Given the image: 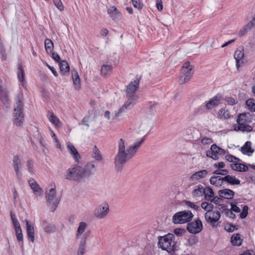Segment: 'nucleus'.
I'll return each mask as SVG.
<instances>
[{
  "instance_id": "1",
  "label": "nucleus",
  "mask_w": 255,
  "mask_h": 255,
  "mask_svg": "<svg viewBox=\"0 0 255 255\" xmlns=\"http://www.w3.org/2000/svg\"><path fill=\"white\" fill-rule=\"evenodd\" d=\"M140 78H136L133 81H131L127 87L126 98L127 100L123 107L119 110V114L125 112L126 110L131 109L135 105L138 99V96L136 92L139 87V83Z\"/></svg>"
},
{
  "instance_id": "2",
  "label": "nucleus",
  "mask_w": 255,
  "mask_h": 255,
  "mask_svg": "<svg viewBox=\"0 0 255 255\" xmlns=\"http://www.w3.org/2000/svg\"><path fill=\"white\" fill-rule=\"evenodd\" d=\"M133 155L128 149L126 151V145L125 140L121 138L118 143V152L115 157V164L118 170H121L125 164Z\"/></svg>"
},
{
  "instance_id": "3",
  "label": "nucleus",
  "mask_w": 255,
  "mask_h": 255,
  "mask_svg": "<svg viewBox=\"0 0 255 255\" xmlns=\"http://www.w3.org/2000/svg\"><path fill=\"white\" fill-rule=\"evenodd\" d=\"M55 183H52L46 188L45 197L48 206L51 211L54 212L57 208L60 200V197L57 195Z\"/></svg>"
},
{
  "instance_id": "4",
  "label": "nucleus",
  "mask_w": 255,
  "mask_h": 255,
  "mask_svg": "<svg viewBox=\"0 0 255 255\" xmlns=\"http://www.w3.org/2000/svg\"><path fill=\"white\" fill-rule=\"evenodd\" d=\"M174 239V236L172 234H168L164 237H159L158 247L169 253H172L175 250Z\"/></svg>"
},
{
  "instance_id": "5",
  "label": "nucleus",
  "mask_w": 255,
  "mask_h": 255,
  "mask_svg": "<svg viewBox=\"0 0 255 255\" xmlns=\"http://www.w3.org/2000/svg\"><path fill=\"white\" fill-rule=\"evenodd\" d=\"M23 105L22 101L18 98L15 103L12 114L13 124L18 127H21L24 122V115L23 113Z\"/></svg>"
},
{
  "instance_id": "6",
  "label": "nucleus",
  "mask_w": 255,
  "mask_h": 255,
  "mask_svg": "<svg viewBox=\"0 0 255 255\" xmlns=\"http://www.w3.org/2000/svg\"><path fill=\"white\" fill-rule=\"evenodd\" d=\"M65 178L68 180H80L84 178L83 174V167L73 165L66 170Z\"/></svg>"
},
{
  "instance_id": "7",
  "label": "nucleus",
  "mask_w": 255,
  "mask_h": 255,
  "mask_svg": "<svg viewBox=\"0 0 255 255\" xmlns=\"http://www.w3.org/2000/svg\"><path fill=\"white\" fill-rule=\"evenodd\" d=\"M193 74L192 66L188 62L185 63L181 69V73L178 81L179 84L183 85L188 82L191 79Z\"/></svg>"
},
{
  "instance_id": "8",
  "label": "nucleus",
  "mask_w": 255,
  "mask_h": 255,
  "mask_svg": "<svg viewBox=\"0 0 255 255\" xmlns=\"http://www.w3.org/2000/svg\"><path fill=\"white\" fill-rule=\"evenodd\" d=\"M193 214L190 211H183L175 213L172 217L174 224H184L190 222L193 218Z\"/></svg>"
},
{
  "instance_id": "9",
  "label": "nucleus",
  "mask_w": 255,
  "mask_h": 255,
  "mask_svg": "<svg viewBox=\"0 0 255 255\" xmlns=\"http://www.w3.org/2000/svg\"><path fill=\"white\" fill-rule=\"evenodd\" d=\"M110 212V208L106 202H104L98 205L93 211V215L95 218L101 220L105 218Z\"/></svg>"
},
{
  "instance_id": "10",
  "label": "nucleus",
  "mask_w": 255,
  "mask_h": 255,
  "mask_svg": "<svg viewBox=\"0 0 255 255\" xmlns=\"http://www.w3.org/2000/svg\"><path fill=\"white\" fill-rule=\"evenodd\" d=\"M221 96L217 95L212 98L210 99L209 101L204 103L200 107L196 109V114H201L203 112V108L206 107L207 110H211L214 107L219 105L220 103Z\"/></svg>"
},
{
  "instance_id": "11",
  "label": "nucleus",
  "mask_w": 255,
  "mask_h": 255,
  "mask_svg": "<svg viewBox=\"0 0 255 255\" xmlns=\"http://www.w3.org/2000/svg\"><path fill=\"white\" fill-rule=\"evenodd\" d=\"M205 218L207 223H209L213 227H217L216 222L221 218V213L219 211H214L212 210L206 212L205 214Z\"/></svg>"
},
{
  "instance_id": "12",
  "label": "nucleus",
  "mask_w": 255,
  "mask_h": 255,
  "mask_svg": "<svg viewBox=\"0 0 255 255\" xmlns=\"http://www.w3.org/2000/svg\"><path fill=\"white\" fill-rule=\"evenodd\" d=\"M226 153V150L218 147L214 144L211 145L210 150L207 151L206 155L208 157L212 158L214 160L219 158L220 155H224Z\"/></svg>"
},
{
  "instance_id": "13",
  "label": "nucleus",
  "mask_w": 255,
  "mask_h": 255,
  "mask_svg": "<svg viewBox=\"0 0 255 255\" xmlns=\"http://www.w3.org/2000/svg\"><path fill=\"white\" fill-rule=\"evenodd\" d=\"M203 229V224L199 219L187 224V230L192 234H196L200 233Z\"/></svg>"
},
{
  "instance_id": "14",
  "label": "nucleus",
  "mask_w": 255,
  "mask_h": 255,
  "mask_svg": "<svg viewBox=\"0 0 255 255\" xmlns=\"http://www.w3.org/2000/svg\"><path fill=\"white\" fill-rule=\"evenodd\" d=\"M88 228V224L84 222L79 223L76 233V239L81 240L83 238L87 240L88 235L85 233Z\"/></svg>"
},
{
  "instance_id": "15",
  "label": "nucleus",
  "mask_w": 255,
  "mask_h": 255,
  "mask_svg": "<svg viewBox=\"0 0 255 255\" xmlns=\"http://www.w3.org/2000/svg\"><path fill=\"white\" fill-rule=\"evenodd\" d=\"M240 115L237 120V124L234 126V129L235 130H241L243 132H250L253 130V128L244 123L242 122Z\"/></svg>"
},
{
  "instance_id": "16",
  "label": "nucleus",
  "mask_w": 255,
  "mask_h": 255,
  "mask_svg": "<svg viewBox=\"0 0 255 255\" xmlns=\"http://www.w3.org/2000/svg\"><path fill=\"white\" fill-rule=\"evenodd\" d=\"M28 183L35 196H40L42 195L43 191L35 180L30 178Z\"/></svg>"
},
{
  "instance_id": "17",
  "label": "nucleus",
  "mask_w": 255,
  "mask_h": 255,
  "mask_svg": "<svg viewBox=\"0 0 255 255\" xmlns=\"http://www.w3.org/2000/svg\"><path fill=\"white\" fill-rule=\"evenodd\" d=\"M95 165L94 161L87 163L84 167H83V174L84 177H88L93 174L95 170Z\"/></svg>"
},
{
  "instance_id": "18",
  "label": "nucleus",
  "mask_w": 255,
  "mask_h": 255,
  "mask_svg": "<svg viewBox=\"0 0 255 255\" xmlns=\"http://www.w3.org/2000/svg\"><path fill=\"white\" fill-rule=\"evenodd\" d=\"M21 161L18 155H15L13 158V166L16 173L17 178L21 179V173L20 171Z\"/></svg>"
},
{
  "instance_id": "19",
  "label": "nucleus",
  "mask_w": 255,
  "mask_h": 255,
  "mask_svg": "<svg viewBox=\"0 0 255 255\" xmlns=\"http://www.w3.org/2000/svg\"><path fill=\"white\" fill-rule=\"evenodd\" d=\"M208 174V171L205 170H201L196 172L193 174L190 177V180L191 181H197L204 178H206Z\"/></svg>"
},
{
  "instance_id": "20",
  "label": "nucleus",
  "mask_w": 255,
  "mask_h": 255,
  "mask_svg": "<svg viewBox=\"0 0 255 255\" xmlns=\"http://www.w3.org/2000/svg\"><path fill=\"white\" fill-rule=\"evenodd\" d=\"M218 195L221 198L232 199L234 198L235 192L229 189H224L218 191Z\"/></svg>"
},
{
  "instance_id": "21",
  "label": "nucleus",
  "mask_w": 255,
  "mask_h": 255,
  "mask_svg": "<svg viewBox=\"0 0 255 255\" xmlns=\"http://www.w3.org/2000/svg\"><path fill=\"white\" fill-rule=\"evenodd\" d=\"M66 145L67 149L72 156L73 157L75 161H78L80 159V155L77 151L76 148L70 142H67Z\"/></svg>"
},
{
  "instance_id": "22",
  "label": "nucleus",
  "mask_w": 255,
  "mask_h": 255,
  "mask_svg": "<svg viewBox=\"0 0 255 255\" xmlns=\"http://www.w3.org/2000/svg\"><path fill=\"white\" fill-rule=\"evenodd\" d=\"M144 137H143L140 139H138L134 142L132 145L129 146L128 149L133 155L136 153L138 149L140 147L141 144L144 141Z\"/></svg>"
},
{
  "instance_id": "23",
  "label": "nucleus",
  "mask_w": 255,
  "mask_h": 255,
  "mask_svg": "<svg viewBox=\"0 0 255 255\" xmlns=\"http://www.w3.org/2000/svg\"><path fill=\"white\" fill-rule=\"evenodd\" d=\"M205 188L202 185H198L194 187L192 195L193 198H197L202 197L205 192Z\"/></svg>"
},
{
  "instance_id": "24",
  "label": "nucleus",
  "mask_w": 255,
  "mask_h": 255,
  "mask_svg": "<svg viewBox=\"0 0 255 255\" xmlns=\"http://www.w3.org/2000/svg\"><path fill=\"white\" fill-rule=\"evenodd\" d=\"M255 25V14L253 17L252 20L247 24L244 27L241 29L239 33V35L240 37L243 36V35L247 32L249 30L251 29Z\"/></svg>"
},
{
  "instance_id": "25",
  "label": "nucleus",
  "mask_w": 255,
  "mask_h": 255,
  "mask_svg": "<svg viewBox=\"0 0 255 255\" xmlns=\"http://www.w3.org/2000/svg\"><path fill=\"white\" fill-rule=\"evenodd\" d=\"M251 142L246 141L243 146L241 148V151L244 154L251 156L254 152V149L251 147Z\"/></svg>"
},
{
  "instance_id": "26",
  "label": "nucleus",
  "mask_w": 255,
  "mask_h": 255,
  "mask_svg": "<svg viewBox=\"0 0 255 255\" xmlns=\"http://www.w3.org/2000/svg\"><path fill=\"white\" fill-rule=\"evenodd\" d=\"M210 184L216 187H221L224 183V178L220 176H212L210 178Z\"/></svg>"
},
{
  "instance_id": "27",
  "label": "nucleus",
  "mask_w": 255,
  "mask_h": 255,
  "mask_svg": "<svg viewBox=\"0 0 255 255\" xmlns=\"http://www.w3.org/2000/svg\"><path fill=\"white\" fill-rule=\"evenodd\" d=\"M26 225V232L29 239L33 242L34 241V227L31 223L27 220L25 221Z\"/></svg>"
},
{
  "instance_id": "28",
  "label": "nucleus",
  "mask_w": 255,
  "mask_h": 255,
  "mask_svg": "<svg viewBox=\"0 0 255 255\" xmlns=\"http://www.w3.org/2000/svg\"><path fill=\"white\" fill-rule=\"evenodd\" d=\"M244 56V53L243 50H237L234 54V58L236 61V67L238 69L241 66V61Z\"/></svg>"
},
{
  "instance_id": "29",
  "label": "nucleus",
  "mask_w": 255,
  "mask_h": 255,
  "mask_svg": "<svg viewBox=\"0 0 255 255\" xmlns=\"http://www.w3.org/2000/svg\"><path fill=\"white\" fill-rule=\"evenodd\" d=\"M231 167L233 170L239 172H245L248 170V167L247 165L244 164L240 163L239 162L232 163Z\"/></svg>"
},
{
  "instance_id": "30",
  "label": "nucleus",
  "mask_w": 255,
  "mask_h": 255,
  "mask_svg": "<svg viewBox=\"0 0 255 255\" xmlns=\"http://www.w3.org/2000/svg\"><path fill=\"white\" fill-rule=\"evenodd\" d=\"M44 231L48 233H53L56 230V226L53 223H48L45 220L42 221Z\"/></svg>"
},
{
  "instance_id": "31",
  "label": "nucleus",
  "mask_w": 255,
  "mask_h": 255,
  "mask_svg": "<svg viewBox=\"0 0 255 255\" xmlns=\"http://www.w3.org/2000/svg\"><path fill=\"white\" fill-rule=\"evenodd\" d=\"M224 178V182H226L231 185H239L240 181L235 176L227 175Z\"/></svg>"
},
{
  "instance_id": "32",
  "label": "nucleus",
  "mask_w": 255,
  "mask_h": 255,
  "mask_svg": "<svg viewBox=\"0 0 255 255\" xmlns=\"http://www.w3.org/2000/svg\"><path fill=\"white\" fill-rule=\"evenodd\" d=\"M107 12L113 20L118 18L120 16V12L115 6H110L108 9Z\"/></svg>"
},
{
  "instance_id": "33",
  "label": "nucleus",
  "mask_w": 255,
  "mask_h": 255,
  "mask_svg": "<svg viewBox=\"0 0 255 255\" xmlns=\"http://www.w3.org/2000/svg\"><path fill=\"white\" fill-rule=\"evenodd\" d=\"M17 75L18 80L21 82L22 86L24 87L25 86L24 71L20 64H18Z\"/></svg>"
},
{
  "instance_id": "34",
  "label": "nucleus",
  "mask_w": 255,
  "mask_h": 255,
  "mask_svg": "<svg viewBox=\"0 0 255 255\" xmlns=\"http://www.w3.org/2000/svg\"><path fill=\"white\" fill-rule=\"evenodd\" d=\"M205 192L204 193V198L206 200L210 201L214 196V193L213 189L210 187L207 186L205 188Z\"/></svg>"
},
{
  "instance_id": "35",
  "label": "nucleus",
  "mask_w": 255,
  "mask_h": 255,
  "mask_svg": "<svg viewBox=\"0 0 255 255\" xmlns=\"http://www.w3.org/2000/svg\"><path fill=\"white\" fill-rule=\"evenodd\" d=\"M47 117L49 120L55 126L59 127L60 122L59 120L52 112H48Z\"/></svg>"
},
{
  "instance_id": "36",
  "label": "nucleus",
  "mask_w": 255,
  "mask_h": 255,
  "mask_svg": "<svg viewBox=\"0 0 255 255\" xmlns=\"http://www.w3.org/2000/svg\"><path fill=\"white\" fill-rule=\"evenodd\" d=\"M59 67L62 74H65L69 72L70 67L68 62L66 61H62L59 63Z\"/></svg>"
},
{
  "instance_id": "37",
  "label": "nucleus",
  "mask_w": 255,
  "mask_h": 255,
  "mask_svg": "<svg viewBox=\"0 0 255 255\" xmlns=\"http://www.w3.org/2000/svg\"><path fill=\"white\" fill-rule=\"evenodd\" d=\"M86 243V240H85V238H83L81 240H80L77 255H83L84 254Z\"/></svg>"
},
{
  "instance_id": "38",
  "label": "nucleus",
  "mask_w": 255,
  "mask_h": 255,
  "mask_svg": "<svg viewBox=\"0 0 255 255\" xmlns=\"http://www.w3.org/2000/svg\"><path fill=\"white\" fill-rule=\"evenodd\" d=\"M231 242L233 246H240L241 245L240 235L239 234L233 235L231 238Z\"/></svg>"
},
{
  "instance_id": "39",
  "label": "nucleus",
  "mask_w": 255,
  "mask_h": 255,
  "mask_svg": "<svg viewBox=\"0 0 255 255\" xmlns=\"http://www.w3.org/2000/svg\"><path fill=\"white\" fill-rule=\"evenodd\" d=\"M92 156L97 161H101L103 159L101 152L96 145L94 146L93 149Z\"/></svg>"
},
{
  "instance_id": "40",
  "label": "nucleus",
  "mask_w": 255,
  "mask_h": 255,
  "mask_svg": "<svg viewBox=\"0 0 255 255\" xmlns=\"http://www.w3.org/2000/svg\"><path fill=\"white\" fill-rule=\"evenodd\" d=\"M45 48L47 52H52L53 50L54 44L52 41L48 38H46L44 41Z\"/></svg>"
},
{
  "instance_id": "41",
  "label": "nucleus",
  "mask_w": 255,
  "mask_h": 255,
  "mask_svg": "<svg viewBox=\"0 0 255 255\" xmlns=\"http://www.w3.org/2000/svg\"><path fill=\"white\" fill-rule=\"evenodd\" d=\"M218 116L224 119H228L231 117L229 111L225 109H221L218 112Z\"/></svg>"
},
{
  "instance_id": "42",
  "label": "nucleus",
  "mask_w": 255,
  "mask_h": 255,
  "mask_svg": "<svg viewBox=\"0 0 255 255\" xmlns=\"http://www.w3.org/2000/svg\"><path fill=\"white\" fill-rule=\"evenodd\" d=\"M16 239L19 242V245L20 247L23 249V235L22 234L21 229L15 231Z\"/></svg>"
},
{
  "instance_id": "43",
  "label": "nucleus",
  "mask_w": 255,
  "mask_h": 255,
  "mask_svg": "<svg viewBox=\"0 0 255 255\" xmlns=\"http://www.w3.org/2000/svg\"><path fill=\"white\" fill-rule=\"evenodd\" d=\"M73 83L75 86H79L80 84V79L77 71L72 72Z\"/></svg>"
},
{
  "instance_id": "44",
  "label": "nucleus",
  "mask_w": 255,
  "mask_h": 255,
  "mask_svg": "<svg viewBox=\"0 0 255 255\" xmlns=\"http://www.w3.org/2000/svg\"><path fill=\"white\" fill-rule=\"evenodd\" d=\"M112 67L111 65L104 64L101 68V73L102 75H107L112 70Z\"/></svg>"
},
{
  "instance_id": "45",
  "label": "nucleus",
  "mask_w": 255,
  "mask_h": 255,
  "mask_svg": "<svg viewBox=\"0 0 255 255\" xmlns=\"http://www.w3.org/2000/svg\"><path fill=\"white\" fill-rule=\"evenodd\" d=\"M246 105L251 111L255 112V103L253 99H250L246 101Z\"/></svg>"
},
{
  "instance_id": "46",
  "label": "nucleus",
  "mask_w": 255,
  "mask_h": 255,
  "mask_svg": "<svg viewBox=\"0 0 255 255\" xmlns=\"http://www.w3.org/2000/svg\"><path fill=\"white\" fill-rule=\"evenodd\" d=\"M201 207L202 209H204L207 212H209L212 210L213 205L211 203H209L206 202H203L201 203Z\"/></svg>"
},
{
  "instance_id": "47",
  "label": "nucleus",
  "mask_w": 255,
  "mask_h": 255,
  "mask_svg": "<svg viewBox=\"0 0 255 255\" xmlns=\"http://www.w3.org/2000/svg\"><path fill=\"white\" fill-rule=\"evenodd\" d=\"M0 54L2 61H5L7 58V54L5 48L2 44H0Z\"/></svg>"
},
{
  "instance_id": "48",
  "label": "nucleus",
  "mask_w": 255,
  "mask_h": 255,
  "mask_svg": "<svg viewBox=\"0 0 255 255\" xmlns=\"http://www.w3.org/2000/svg\"><path fill=\"white\" fill-rule=\"evenodd\" d=\"M27 170L30 174H34L35 170L33 166V162L31 160H28L26 164Z\"/></svg>"
},
{
  "instance_id": "49",
  "label": "nucleus",
  "mask_w": 255,
  "mask_h": 255,
  "mask_svg": "<svg viewBox=\"0 0 255 255\" xmlns=\"http://www.w3.org/2000/svg\"><path fill=\"white\" fill-rule=\"evenodd\" d=\"M225 159L229 162H232V163L238 162L240 161L239 158L230 154L226 155L225 156Z\"/></svg>"
},
{
  "instance_id": "50",
  "label": "nucleus",
  "mask_w": 255,
  "mask_h": 255,
  "mask_svg": "<svg viewBox=\"0 0 255 255\" xmlns=\"http://www.w3.org/2000/svg\"><path fill=\"white\" fill-rule=\"evenodd\" d=\"M53 1L54 4L55 5V6L58 9H59L61 11L64 10V5L61 0H53Z\"/></svg>"
},
{
  "instance_id": "51",
  "label": "nucleus",
  "mask_w": 255,
  "mask_h": 255,
  "mask_svg": "<svg viewBox=\"0 0 255 255\" xmlns=\"http://www.w3.org/2000/svg\"><path fill=\"white\" fill-rule=\"evenodd\" d=\"M1 80L0 79V98L3 101H7V98L5 96L6 93L3 87L1 86Z\"/></svg>"
},
{
  "instance_id": "52",
  "label": "nucleus",
  "mask_w": 255,
  "mask_h": 255,
  "mask_svg": "<svg viewBox=\"0 0 255 255\" xmlns=\"http://www.w3.org/2000/svg\"><path fill=\"white\" fill-rule=\"evenodd\" d=\"M225 230L228 232H233L235 230H237V228L235 225L232 224H227L225 226Z\"/></svg>"
},
{
  "instance_id": "53",
  "label": "nucleus",
  "mask_w": 255,
  "mask_h": 255,
  "mask_svg": "<svg viewBox=\"0 0 255 255\" xmlns=\"http://www.w3.org/2000/svg\"><path fill=\"white\" fill-rule=\"evenodd\" d=\"M132 3L135 8L138 9H141L143 7V4L141 2V0H131Z\"/></svg>"
},
{
  "instance_id": "54",
  "label": "nucleus",
  "mask_w": 255,
  "mask_h": 255,
  "mask_svg": "<svg viewBox=\"0 0 255 255\" xmlns=\"http://www.w3.org/2000/svg\"><path fill=\"white\" fill-rule=\"evenodd\" d=\"M228 170L227 169H218L213 172L214 174L222 175L226 176L228 173Z\"/></svg>"
},
{
  "instance_id": "55",
  "label": "nucleus",
  "mask_w": 255,
  "mask_h": 255,
  "mask_svg": "<svg viewBox=\"0 0 255 255\" xmlns=\"http://www.w3.org/2000/svg\"><path fill=\"white\" fill-rule=\"evenodd\" d=\"M248 214V207L247 206H244L243 209L241 212L240 216L241 219L245 218Z\"/></svg>"
},
{
  "instance_id": "56",
  "label": "nucleus",
  "mask_w": 255,
  "mask_h": 255,
  "mask_svg": "<svg viewBox=\"0 0 255 255\" xmlns=\"http://www.w3.org/2000/svg\"><path fill=\"white\" fill-rule=\"evenodd\" d=\"M186 205L192 209H194L195 210H199L200 209V207L199 206L195 204L194 203H192L190 201H186Z\"/></svg>"
},
{
  "instance_id": "57",
  "label": "nucleus",
  "mask_w": 255,
  "mask_h": 255,
  "mask_svg": "<svg viewBox=\"0 0 255 255\" xmlns=\"http://www.w3.org/2000/svg\"><path fill=\"white\" fill-rule=\"evenodd\" d=\"M225 101L230 105H234L236 104L238 102L237 100L233 98V97H227L225 99Z\"/></svg>"
},
{
  "instance_id": "58",
  "label": "nucleus",
  "mask_w": 255,
  "mask_h": 255,
  "mask_svg": "<svg viewBox=\"0 0 255 255\" xmlns=\"http://www.w3.org/2000/svg\"><path fill=\"white\" fill-rule=\"evenodd\" d=\"M212 142V140L211 138L209 137H203L201 140V142L203 145H207L211 143Z\"/></svg>"
},
{
  "instance_id": "59",
  "label": "nucleus",
  "mask_w": 255,
  "mask_h": 255,
  "mask_svg": "<svg viewBox=\"0 0 255 255\" xmlns=\"http://www.w3.org/2000/svg\"><path fill=\"white\" fill-rule=\"evenodd\" d=\"M231 210H232L233 212H235L236 213H240L241 212V209L239 207H238L236 204L231 203Z\"/></svg>"
},
{
  "instance_id": "60",
  "label": "nucleus",
  "mask_w": 255,
  "mask_h": 255,
  "mask_svg": "<svg viewBox=\"0 0 255 255\" xmlns=\"http://www.w3.org/2000/svg\"><path fill=\"white\" fill-rule=\"evenodd\" d=\"M225 214L227 217L231 219H234L236 215L233 213V212L231 210H227L225 211Z\"/></svg>"
},
{
  "instance_id": "61",
  "label": "nucleus",
  "mask_w": 255,
  "mask_h": 255,
  "mask_svg": "<svg viewBox=\"0 0 255 255\" xmlns=\"http://www.w3.org/2000/svg\"><path fill=\"white\" fill-rule=\"evenodd\" d=\"M52 57L53 59L57 62L59 63L60 62V57L59 54L56 52H52Z\"/></svg>"
},
{
  "instance_id": "62",
  "label": "nucleus",
  "mask_w": 255,
  "mask_h": 255,
  "mask_svg": "<svg viewBox=\"0 0 255 255\" xmlns=\"http://www.w3.org/2000/svg\"><path fill=\"white\" fill-rule=\"evenodd\" d=\"M15 231L21 229L19 221L17 220L12 221Z\"/></svg>"
},
{
  "instance_id": "63",
  "label": "nucleus",
  "mask_w": 255,
  "mask_h": 255,
  "mask_svg": "<svg viewBox=\"0 0 255 255\" xmlns=\"http://www.w3.org/2000/svg\"><path fill=\"white\" fill-rule=\"evenodd\" d=\"M221 198L217 196L213 197L210 200L211 202L214 203L216 204H218L221 202Z\"/></svg>"
},
{
  "instance_id": "64",
  "label": "nucleus",
  "mask_w": 255,
  "mask_h": 255,
  "mask_svg": "<svg viewBox=\"0 0 255 255\" xmlns=\"http://www.w3.org/2000/svg\"><path fill=\"white\" fill-rule=\"evenodd\" d=\"M225 164L223 162H220L214 164V167L218 168L221 169L225 167Z\"/></svg>"
}]
</instances>
